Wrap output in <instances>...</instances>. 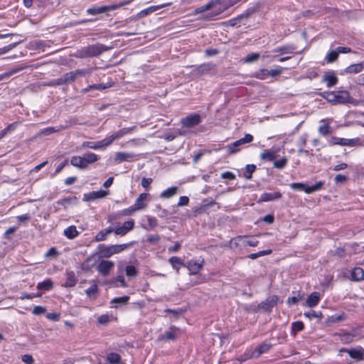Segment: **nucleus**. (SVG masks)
<instances>
[{
    "label": "nucleus",
    "mask_w": 364,
    "mask_h": 364,
    "mask_svg": "<svg viewBox=\"0 0 364 364\" xmlns=\"http://www.w3.org/2000/svg\"><path fill=\"white\" fill-rule=\"evenodd\" d=\"M84 161L86 165V169L88 168L89 165L97 161L100 159V156L92 152H87L83 155Z\"/></svg>",
    "instance_id": "31"
},
{
    "label": "nucleus",
    "mask_w": 364,
    "mask_h": 364,
    "mask_svg": "<svg viewBox=\"0 0 364 364\" xmlns=\"http://www.w3.org/2000/svg\"><path fill=\"white\" fill-rule=\"evenodd\" d=\"M76 200H77V198L75 196L68 197V198H65L58 200L57 203L58 205H63L65 208H66L68 204L71 203L73 201H76Z\"/></svg>",
    "instance_id": "55"
},
{
    "label": "nucleus",
    "mask_w": 364,
    "mask_h": 364,
    "mask_svg": "<svg viewBox=\"0 0 364 364\" xmlns=\"http://www.w3.org/2000/svg\"><path fill=\"white\" fill-rule=\"evenodd\" d=\"M111 86H112L111 83H107V84H102V83L94 84V85H89L87 88H85V92H88L90 90H92V89H96V90H105V89H107L108 87H110Z\"/></svg>",
    "instance_id": "45"
},
{
    "label": "nucleus",
    "mask_w": 364,
    "mask_h": 364,
    "mask_svg": "<svg viewBox=\"0 0 364 364\" xmlns=\"http://www.w3.org/2000/svg\"><path fill=\"white\" fill-rule=\"evenodd\" d=\"M282 198V193L279 191L263 193L261 194L259 202H269L274 201Z\"/></svg>",
    "instance_id": "20"
},
{
    "label": "nucleus",
    "mask_w": 364,
    "mask_h": 364,
    "mask_svg": "<svg viewBox=\"0 0 364 364\" xmlns=\"http://www.w3.org/2000/svg\"><path fill=\"white\" fill-rule=\"evenodd\" d=\"M351 278L354 281H361L364 279V271L360 267H355L351 271Z\"/></svg>",
    "instance_id": "36"
},
{
    "label": "nucleus",
    "mask_w": 364,
    "mask_h": 364,
    "mask_svg": "<svg viewBox=\"0 0 364 364\" xmlns=\"http://www.w3.org/2000/svg\"><path fill=\"white\" fill-rule=\"evenodd\" d=\"M152 182V178H145L144 177L141 180V186L145 189H149L150 188V184Z\"/></svg>",
    "instance_id": "63"
},
{
    "label": "nucleus",
    "mask_w": 364,
    "mask_h": 364,
    "mask_svg": "<svg viewBox=\"0 0 364 364\" xmlns=\"http://www.w3.org/2000/svg\"><path fill=\"white\" fill-rule=\"evenodd\" d=\"M178 191V187L176 186H171L168 188L167 189L164 190L161 192L160 194V198L164 199H167L173 197L177 193Z\"/></svg>",
    "instance_id": "35"
},
{
    "label": "nucleus",
    "mask_w": 364,
    "mask_h": 364,
    "mask_svg": "<svg viewBox=\"0 0 364 364\" xmlns=\"http://www.w3.org/2000/svg\"><path fill=\"white\" fill-rule=\"evenodd\" d=\"M82 146L83 148H89L94 150H98L102 148L109 146V144L107 143L106 138H105L102 140L98 141H84L82 144Z\"/></svg>",
    "instance_id": "15"
},
{
    "label": "nucleus",
    "mask_w": 364,
    "mask_h": 364,
    "mask_svg": "<svg viewBox=\"0 0 364 364\" xmlns=\"http://www.w3.org/2000/svg\"><path fill=\"white\" fill-rule=\"evenodd\" d=\"M304 328V324L302 321H296L291 323V333L296 335L297 332L303 331Z\"/></svg>",
    "instance_id": "42"
},
{
    "label": "nucleus",
    "mask_w": 364,
    "mask_h": 364,
    "mask_svg": "<svg viewBox=\"0 0 364 364\" xmlns=\"http://www.w3.org/2000/svg\"><path fill=\"white\" fill-rule=\"evenodd\" d=\"M328 144L330 146L340 145L350 147L359 146L361 144L360 139L358 137L353 139H346L338 136H331L328 140Z\"/></svg>",
    "instance_id": "6"
},
{
    "label": "nucleus",
    "mask_w": 364,
    "mask_h": 364,
    "mask_svg": "<svg viewBox=\"0 0 364 364\" xmlns=\"http://www.w3.org/2000/svg\"><path fill=\"white\" fill-rule=\"evenodd\" d=\"M126 275L128 277H134L137 275L138 271L133 265H127L125 268Z\"/></svg>",
    "instance_id": "53"
},
{
    "label": "nucleus",
    "mask_w": 364,
    "mask_h": 364,
    "mask_svg": "<svg viewBox=\"0 0 364 364\" xmlns=\"http://www.w3.org/2000/svg\"><path fill=\"white\" fill-rule=\"evenodd\" d=\"M98 292L97 285L94 284L85 290V293L89 298L95 297Z\"/></svg>",
    "instance_id": "49"
},
{
    "label": "nucleus",
    "mask_w": 364,
    "mask_h": 364,
    "mask_svg": "<svg viewBox=\"0 0 364 364\" xmlns=\"http://www.w3.org/2000/svg\"><path fill=\"white\" fill-rule=\"evenodd\" d=\"M318 133L322 136H327L331 133V127L328 124H323L318 127Z\"/></svg>",
    "instance_id": "57"
},
{
    "label": "nucleus",
    "mask_w": 364,
    "mask_h": 364,
    "mask_svg": "<svg viewBox=\"0 0 364 364\" xmlns=\"http://www.w3.org/2000/svg\"><path fill=\"white\" fill-rule=\"evenodd\" d=\"M279 301V297L277 295L268 296L264 301L257 305L255 311H262L264 312H271Z\"/></svg>",
    "instance_id": "8"
},
{
    "label": "nucleus",
    "mask_w": 364,
    "mask_h": 364,
    "mask_svg": "<svg viewBox=\"0 0 364 364\" xmlns=\"http://www.w3.org/2000/svg\"><path fill=\"white\" fill-rule=\"evenodd\" d=\"M53 287V282L50 279H46L37 284L36 288L39 290L49 291Z\"/></svg>",
    "instance_id": "38"
},
{
    "label": "nucleus",
    "mask_w": 364,
    "mask_h": 364,
    "mask_svg": "<svg viewBox=\"0 0 364 364\" xmlns=\"http://www.w3.org/2000/svg\"><path fill=\"white\" fill-rule=\"evenodd\" d=\"M66 84L71 83L76 80L75 75L73 71L66 73L63 75Z\"/></svg>",
    "instance_id": "56"
},
{
    "label": "nucleus",
    "mask_w": 364,
    "mask_h": 364,
    "mask_svg": "<svg viewBox=\"0 0 364 364\" xmlns=\"http://www.w3.org/2000/svg\"><path fill=\"white\" fill-rule=\"evenodd\" d=\"M107 360L109 364H119L121 356L117 353H109L107 355Z\"/></svg>",
    "instance_id": "41"
},
{
    "label": "nucleus",
    "mask_w": 364,
    "mask_h": 364,
    "mask_svg": "<svg viewBox=\"0 0 364 364\" xmlns=\"http://www.w3.org/2000/svg\"><path fill=\"white\" fill-rule=\"evenodd\" d=\"M129 301V296H123L120 297H114L111 300V306L112 308H118L120 306L125 305Z\"/></svg>",
    "instance_id": "30"
},
{
    "label": "nucleus",
    "mask_w": 364,
    "mask_h": 364,
    "mask_svg": "<svg viewBox=\"0 0 364 364\" xmlns=\"http://www.w3.org/2000/svg\"><path fill=\"white\" fill-rule=\"evenodd\" d=\"M112 228L109 227L107 228L103 229L101 231H100L95 237V240L96 242H101L104 241L107 239V237L109 234L112 232Z\"/></svg>",
    "instance_id": "33"
},
{
    "label": "nucleus",
    "mask_w": 364,
    "mask_h": 364,
    "mask_svg": "<svg viewBox=\"0 0 364 364\" xmlns=\"http://www.w3.org/2000/svg\"><path fill=\"white\" fill-rule=\"evenodd\" d=\"M46 311V309L41 306H36L33 309V314L34 315H41Z\"/></svg>",
    "instance_id": "61"
},
{
    "label": "nucleus",
    "mask_w": 364,
    "mask_h": 364,
    "mask_svg": "<svg viewBox=\"0 0 364 364\" xmlns=\"http://www.w3.org/2000/svg\"><path fill=\"white\" fill-rule=\"evenodd\" d=\"M323 81L326 83L328 87H331L338 83V79L334 73H327L323 76Z\"/></svg>",
    "instance_id": "28"
},
{
    "label": "nucleus",
    "mask_w": 364,
    "mask_h": 364,
    "mask_svg": "<svg viewBox=\"0 0 364 364\" xmlns=\"http://www.w3.org/2000/svg\"><path fill=\"white\" fill-rule=\"evenodd\" d=\"M249 17V13L246 12L238 15L237 17L230 19L227 22V25L232 27H240L242 25H245Z\"/></svg>",
    "instance_id": "14"
},
{
    "label": "nucleus",
    "mask_w": 364,
    "mask_h": 364,
    "mask_svg": "<svg viewBox=\"0 0 364 364\" xmlns=\"http://www.w3.org/2000/svg\"><path fill=\"white\" fill-rule=\"evenodd\" d=\"M76 78L79 76H85L86 75H88L91 73V69H78L75 71H73Z\"/></svg>",
    "instance_id": "60"
},
{
    "label": "nucleus",
    "mask_w": 364,
    "mask_h": 364,
    "mask_svg": "<svg viewBox=\"0 0 364 364\" xmlns=\"http://www.w3.org/2000/svg\"><path fill=\"white\" fill-rule=\"evenodd\" d=\"M171 2H168V3L159 4V5L150 6H149V7L144 9H142L141 11H140L137 14L136 17L139 18H144L145 16H147L153 14L154 12L158 11L160 9H162V8H164L166 6H171Z\"/></svg>",
    "instance_id": "12"
},
{
    "label": "nucleus",
    "mask_w": 364,
    "mask_h": 364,
    "mask_svg": "<svg viewBox=\"0 0 364 364\" xmlns=\"http://www.w3.org/2000/svg\"><path fill=\"white\" fill-rule=\"evenodd\" d=\"M42 296V294L40 293V292H38L36 294H34V293H23L21 294V296H20V299L21 300H23V299H33V298H36V297H40Z\"/></svg>",
    "instance_id": "58"
},
{
    "label": "nucleus",
    "mask_w": 364,
    "mask_h": 364,
    "mask_svg": "<svg viewBox=\"0 0 364 364\" xmlns=\"http://www.w3.org/2000/svg\"><path fill=\"white\" fill-rule=\"evenodd\" d=\"M132 245V242L120 244V245H110L100 244L97 246L98 252L101 257L109 258L114 255L119 254L127 250Z\"/></svg>",
    "instance_id": "3"
},
{
    "label": "nucleus",
    "mask_w": 364,
    "mask_h": 364,
    "mask_svg": "<svg viewBox=\"0 0 364 364\" xmlns=\"http://www.w3.org/2000/svg\"><path fill=\"white\" fill-rule=\"evenodd\" d=\"M260 159L265 161H272L276 157L277 154L275 151H270L269 149H265L260 154Z\"/></svg>",
    "instance_id": "32"
},
{
    "label": "nucleus",
    "mask_w": 364,
    "mask_h": 364,
    "mask_svg": "<svg viewBox=\"0 0 364 364\" xmlns=\"http://www.w3.org/2000/svg\"><path fill=\"white\" fill-rule=\"evenodd\" d=\"M352 97H350L348 91H336V102L335 104H347L352 102Z\"/></svg>",
    "instance_id": "19"
},
{
    "label": "nucleus",
    "mask_w": 364,
    "mask_h": 364,
    "mask_svg": "<svg viewBox=\"0 0 364 364\" xmlns=\"http://www.w3.org/2000/svg\"><path fill=\"white\" fill-rule=\"evenodd\" d=\"M108 50V48L102 44L97 43L83 47L77 50L75 56L77 58H86L98 56L103 52Z\"/></svg>",
    "instance_id": "2"
},
{
    "label": "nucleus",
    "mask_w": 364,
    "mask_h": 364,
    "mask_svg": "<svg viewBox=\"0 0 364 364\" xmlns=\"http://www.w3.org/2000/svg\"><path fill=\"white\" fill-rule=\"evenodd\" d=\"M107 191L99 190L96 191H92L88 193L84 194L83 200L85 201H93L96 199L103 198L108 195Z\"/></svg>",
    "instance_id": "16"
},
{
    "label": "nucleus",
    "mask_w": 364,
    "mask_h": 364,
    "mask_svg": "<svg viewBox=\"0 0 364 364\" xmlns=\"http://www.w3.org/2000/svg\"><path fill=\"white\" fill-rule=\"evenodd\" d=\"M348 353L351 358L356 361L364 360V349L361 346L349 349Z\"/></svg>",
    "instance_id": "21"
},
{
    "label": "nucleus",
    "mask_w": 364,
    "mask_h": 364,
    "mask_svg": "<svg viewBox=\"0 0 364 364\" xmlns=\"http://www.w3.org/2000/svg\"><path fill=\"white\" fill-rule=\"evenodd\" d=\"M336 335L339 337L340 341L342 343L349 344L353 341L354 338L357 336V332L355 329H353L350 332L342 330Z\"/></svg>",
    "instance_id": "13"
},
{
    "label": "nucleus",
    "mask_w": 364,
    "mask_h": 364,
    "mask_svg": "<svg viewBox=\"0 0 364 364\" xmlns=\"http://www.w3.org/2000/svg\"><path fill=\"white\" fill-rule=\"evenodd\" d=\"M240 0H228L227 3H222L221 0H209V1L195 9L194 14H198L206 11L213 9L212 11L207 13L204 18L206 20H214L226 9L238 3Z\"/></svg>",
    "instance_id": "1"
},
{
    "label": "nucleus",
    "mask_w": 364,
    "mask_h": 364,
    "mask_svg": "<svg viewBox=\"0 0 364 364\" xmlns=\"http://www.w3.org/2000/svg\"><path fill=\"white\" fill-rule=\"evenodd\" d=\"M65 277V282L63 284V287H73L76 285L78 279L73 271H66Z\"/></svg>",
    "instance_id": "26"
},
{
    "label": "nucleus",
    "mask_w": 364,
    "mask_h": 364,
    "mask_svg": "<svg viewBox=\"0 0 364 364\" xmlns=\"http://www.w3.org/2000/svg\"><path fill=\"white\" fill-rule=\"evenodd\" d=\"M147 196L148 194L146 193H142L139 196V197L136 199L134 203L133 204L136 210H143L146 208L147 204L146 203V200Z\"/></svg>",
    "instance_id": "25"
},
{
    "label": "nucleus",
    "mask_w": 364,
    "mask_h": 364,
    "mask_svg": "<svg viewBox=\"0 0 364 364\" xmlns=\"http://www.w3.org/2000/svg\"><path fill=\"white\" fill-rule=\"evenodd\" d=\"M364 70V61L352 64L348 66L344 72L349 74H357L362 72Z\"/></svg>",
    "instance_id": "27"
},
{
    "label": "nucleus",
    "mask_w": 364,
    "mask_h": 364,
    "mask_svg": "<svg viewBox=\"0 0 364 364\" xmlns=\"http://www.w3.org/2000/svg\"><path fill=\"white\" fill-rule=\"evenodd\" d=\"M185 267L188 268L190 274L195 275L197 274L202 269L203 261L199 262L198 261L191 259L187 262Z\"/></svg>",
    "instance_id": "22"
},
{
    "label": "nucleus",
    "mask_w": 364,
    "mask_h": 364,
    "mask_svg": "<svg viewBox=\"0 0 364 364\" xmlns=\"http://www.w3.org/2000/svg\"><path fill=\"white\" fill-rule=\"evenodd\" d=\"M114 266V263L113 262L109 260H102L99 263L97 270L102 275L107 276L109 274Z\"/></svg>",
    "instance_id": "18"
},
{
    "label": "nucleus",
    "mask_w": 364,
    "mask_h": 364,
    "mask_svg": "<svg viewBox=\"0 0 364 364\" xmlns=\"http://www.w3.org/2000/svg\"><path fill=\"white\" fill-rule=\"evenodd\" d=\"M65 127H64L63 125L60 126L59 127H47V128L43 129L41 131V133L43 134H44V135H49L50 134L59 132L61 129H65Z\"/></svg>",
    "instance_id": "47"
},
{
    "label": "nucleus",
    "mask_w": 364,
    "mask_h": 364,
    "mask_svg": "<svg viewBox=\"0 0 364 364\" xmlns=\"http://www.w3.org/2000/svg\"><path fill=\"white\" fill-rule=\"evenodd\" d=\"M256 166L254 164H247L245 168L244 177L250 180L252 177V173L255 171Z\"/></svg>",
    "instance_id": "44"
},
{
    "label": "nucleus",
    "mask_w": 364,
    "mask_h": 364,
    "mask_svg": "<svg viewBox=\"0 0 364 364\" xmlns=\"http://www.w3.org/2000/svg\"><path fill=\"white\" fill-rule=\"evenodd\" d=\"M168 262L171 264L173 269L176 270L177 272H178L181 266H186V264H184L183 260L178 257H171L169 258Z\"/></svg>",
    "instance_id": "34"
},
{
    "label": "nucleus",
    "mask_w": 364,
    "mask_h": 364,
    "mask_svg": "<svg viewBox=\"0 0 364 364\" xmlns=\"http://www.w3.org/2000/svg\"><path fill=\"white\" fill-rule=\"evenodd\" d=\"M78 234L79 232L75 225H70L64 230V235L70 240L75 238Z\"/></svg>",
    "instance_id": "37"
},
{
    "label": "nucleus",
    "mask_w": 364,
    "mask_h": 364,
    "mask_svg": "<svg viewBox=\"0 0 364 364\" xmlns=\"http://www.w3.org/2000/svg\"><path fill=\"white\" fill-rule=\"evenodd\" d=\"M287 158L282 157V159L274 161V167L278 169H282L287 166Z\"/></svg>",
    "instance_id": "52"
},
{
    "label": "nucleus",
    "mask_w": 364,
    "mask_h": 364,
    "mask_svg": "<svg viewBox=\"0 0 364 364\" xmlns=\"http://www.w3.org/2000/svg\"><path fill=\"white\" fill-rule=\"evenodd\" d=\"M70 164L80 169H86L83 156H73L70 158Z\"/></svg>",
    "instance_id": "29"
},
{
    "label": "nucleus",
    "mask_w": 364,
    "mask_h": 364,
    "mask_svg": "<svg viewBox=\"0 0 364 364\" xmlns=\"http://www.w3.org/2000/svg\"><path fill=\"white\" fill-rule=\"evenodd\" d=\"M346 318V314L342 313L341 314H334L331 316V321L333 322H338L343 321Z\"/></svg>",
    "instance_id": "64"
},
{
    "label": "nucleus",
    "mask_w": 364,
    "mask_h": 364,
    "mask_svg": "<svg viewBox=\"0 0 364 364\" xmlns=\"http://www.w3.org/2000/svg\"><path fill=\"white\" fill-rule=\"evenodd\" d=\"M253 136L250 134H245L244 137L228 144V151L230 154H234L240 150V146L243 144L250 143L253 141Z\"/></svg>",
    "instance_id": "7"
},
{
    "label": "nucleus",
    "mask_w": 364,
    "mask_h": 364,
    "mask_svg": "<svg viewBox=\"0 0 364 364\" xmlns=\"http://www.w3.org/2000/svg\"><path fill=\"white\" fill-rule=\"evenodd\" d=\"M18 125V122H15L9 124L6 127L0 132V139L4 138L7 134L16 130Z\"/></svg>",
    "instance_id": "40"
},
{
    "label": "nucleus",
    "mask_w": 364,
    "mask_h": 364,
    "mask_svg": "<svg viewBox=\"0 0 364 364\" xmlns=\"http://www.w3.org/2000/svg\"><path fill=\"white\" fill-rule=\"evenodd\" d=\"M336 92H323L321 95L326 99L328 102L335 104L336 102Z\"/></svg>",
    "instance_id": "46"
},
{
    "label": "nucleus",
    "mask_w": 364,
    "mask_h": 364,
    "mask_svg": "<svg viewBox=\"0 0 364 364\" xmlns=\"http://www.w3.org/2000/svg\"><path fill=\"white\" fill-rule=\"evenodd\" d=\"M139 159V155L133 152L119 151L114 155L115 164H121L124 161L132 162Z\"/></svg>",
    "instance_id": "10"
},
{
    "label": "nucleus",
    "mask_w": 364,
    "mask_h": 364,
    "mask_svg": "<svg viewBox=\"0 0 364 364\" xmlns=\"http://www.w3.org/2000/svg\"><path fill=\"white\" fill-rule=\"evenodd\" d=\"M202 121L201 117L198 114H191L181 119L180 122L182 127L193 128L198 125Z\"/></svg>",
    "instance_id": "9"
},
{
    "label": "nucleus",
    "mask_w": 364,
    "mask_h": 364,
    "mask_svg": "<svg viewBox=\"0 0 364 364\" xmlns=\"http://www.w3.org/2000/svg\"><path fill=\"white\" fill-rule=\"evenodd\" d=\"M254 76L259 80H266L269 76V70L267 69H260L255 73Z\"/></svg>",
    "instance_id": "48"
},
{
    "label": "nucleus",
    "mask_w": 364,
    "mask_h": 364,
    "mask_svg": "<svg viewBox=\"0 0 364 364\" xmlns=\"http://www.w3.org/2000/svg\"><path fill=\"white\" fill-rule=\"evenodd\" d=\"M131 130H132L131 128H124V129H122L113 133L112 135L106 137V139L107 141L109 146L111 145L115 139L122 138L125 134L129 133L131 132Z\"/></svg>",
    "instance_id": "23"
},
{
    "label": "nucleus",
    "mask_w": 364,
    "mask_h": 364,
    "mask_svg": "<svg viewBox=\"0 0 364 364\" xmlns=\"http://www.w3.org/2000/svg\"><path fill=\"white\" fill-rule=\"evenodd\" d=\"M238 240L242 241L245 245H248L250 247H255L258 245L259 241L257 240L254 237H249L247 236H240L238 237Z\"/></svg>",
    "instance_id": "39"
},
{
    "label": "nucleus",
    "mask_w": 364,
    "mask_h": 364,
    "mask_svg": "<svg viewBox=\"0 0 364 364\" xmlns=\"http://www.w3.org/2000/svg\"><path fill=\"white\" fill-rule=\"evenodd\" d=\"M133 1L134 0H125L120 1L118 4L89 8L87 9L86 11L90 15H97L100 14L106 13L119 9L122 6L129 4Z\"/></svg>",
    "instance_id": "4"
},
{
    "label": "nucleus",
    "mask_w": 364,
    "mask_h": 364,
    "mask_svg": "<svg viewBox=\"0 0 364 364\" xmlns=\"http://www.w3.org/2000/svg\"><path fill=\"white\" fill-rule=\"evenodd\" d=\"M272 347L269 343L264 342L257 346L251 354L252 358H259L261 355L267 353Z\"/></svg>",
    "instance_id": "17"
},
{
    "label": "nucleus",
    "mask_w": 364,
    "mask_h": 364,
    "mask_svg": "<svg viewBox=\"0 0 364 364\" xmlns=\"http://www.w3.org/2000/svg\"><path fill=\"white\" fill-rule=\"evenodd\" d=\"M294 50V47H293L291 46H280V47L276 48L274 50V52L279 53L283 55V54L291 53L293 52Z\"/></svg>",
    "instance_id": "43"
},
{
    "label": "nucleus",
    "mask_w": 364,
    "mask_h": 364,
    "mask_svg": "<svg viewBox=\"0 0 364 364\" xmlns=\"http://www.w3.org/2000/svg\"><path fill=\"white\" fill-rule=\"evenodd\" d=\"M321 300V294L319 292L314 291L308 296L306 300V304L308 307L313 308L318 305Z\"/></svg>",
    "instance_id": "24"
},
{
    "label": "nucleus",
    "mask_w": 364,
    "mask_h": 364,
    "mask_svg": "<svg viewBox=\"0 0 364 364\" xmlns=\"http://www.w3.org/2000/svg\"><path fill=\"white\" fill-rule=\"evenodd\" d=\"M338 52L337 49L331 50L326 57L327 63L334 62L338 57Z\"/></svg>",
    "instance_id": "54"
},
{
    "label": "nucleus",
    "mask_w": 364,
    "mask_h": 364,
    "mask_svg": "<svg viewBox=\"0 0 364 364\" xmlns=\"http://www.w3.org/2000/svg\"><path fill=\"white\" fill-rule=\"evenodd\" d=\"M324 185L323 181H318L312 186H307L304 183H292L290 188L292 190L304 191L307 194H311L322 189Z\"/></svg>",
    "instance_id": "5"
},
{
    "label": "nucleus",
    "mask_w": 364,
    "mask_h": 364,
    "mask_svg": "<svg viewBox=\"0 0 364 364\" xmlns=\"http://www.w3.org/2000/svg\"><path fill=\"white\" fill-rule=\"evenodd\" d=\"M272 250H262V251H259L258 252H256V253H252V254H250L248 255V257L251 259H255L259 257H262V256H265V255H270L272 253Z\"/></svg>",
    "instance_id": "50"
},
{
    "label": "nucleus",
    "mask_w": 364,
    "mask_h": 364,
    "mask_svg": "<svg viewBox=\"0 0 364 364\" xmlns=\"http://www.w3.org/2000/svg\"><path fill=\"white\" fill-rule=\"evenodd\" d=\"M259 58V54L257 53H251L248 54L244 59L243 62L245 63H251L257 61Z\"/></svg>",
    "instance_id": "51"
},
{
    "label": "nucleus",
    "mask_w": 364,
    "mask_h": 364,
    "mask_svg": "<svg viewBox=\"0 0 364 364\" xmlns=\"http://www.w3.org/2000/svg\"><path fill=\"white\" fill-rule=\"evenodd\" d=\"M147 223L150 229H154L158 225V220L152 216H147Z\"/></svg>",
    "instance_id": "59"
},
{
    "label": "nucleus",
    "mask_w": 364,
    "mask_h": 364,
    "mask_svg": "<svg viewBox=\"0 0 364 364\" xmlns=\"http://www.w3.org/2000/svg\"><path fill=\"white\" fill-rule=\"evenodd\" d=\"M134 227V221L129 220L125 221L122 226L117 228H112V231L117 235L124 236L129 231H131Z\"/></svg>",
    "instance_id": "11"
},
{
    "label": "nucleus",
    "mask_w": 364,
    "mask_h": 364,
    "mask_svg": "<svg viewBox=\"0 0 364 364\" xmlns=\"http://www.w3.org/2000/svg\"><path fill=\"white\" fill-rule=\"evenodd\" d=\"M22 361L25 364H33L34 360L31 355L29 354H25L22 356Z\"/></svg>",
    "instance_id": "62"
}]
</instances>
